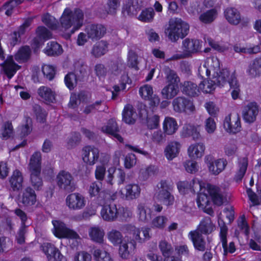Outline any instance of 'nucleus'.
<instances>
[{
    "mask_svg": "<svg viewBox=\"0 0 261 261\" xmlns=\"http://www.w3.org/2000/svg\"><path fill=\"white\" fill-rule=\"evenodd\" d=\"M220 62L216 57L207 58L198 68V74L207 80L202 81L199 85V92L211 93L215 89L216 85L223 86L226 83V77L229 74L227 69L220 70Z\"/></svg>",
    "mask_w": 261,
    "mask_h": 261,
    "instance_id": "1",
    "label": "nucleus"
},
{
    "mask_svg": "<svg viewBox=\"0 0 261 261\" xmlns=\"http://www.w3.org/2000/svg\"><path fill=\"white\" fill-rule=\"evenodd\" d=\"M84 14L80 9H75L73 12L69 8H66L61 18L59 23L56 18L46 13L42 17V22L52 30L59 32H66L64 35L69 38L71 35L78 30L83 25Z\"/></svg>",
    "mask_w": 261,
    "mask_h": 261,
    "instance_id": "2",
    "label": "nucleus"
},
{
    "mask_svg": "<svg viewBox=\"0 0 261 261\" xmlns=\"http://www.w3.org/2000/svg\"><path fill=\"white\" fill-rule=\"evenodd\" d=\"M197 203L198 207L206 211V207L213 201L217 205H221L223 203L222 196L219 193L218 187L207 183H201L199 188Z\"/></svg>",
    "mask_w": 261,
    "mask_h": 261,
    "instance_id": "3",
    "label": "nucleus"
},
{
    "mask_svg": "<svg viewBox=\"0 0 261 261\" xmlns=\"http://www.w3.org/2000/svg\"><path fill=\"white\" fill-rule=\"evenodd\" d=\"M189 26L187 23L179 18H173L169 20L168 26L165 29V33L173 42L179 38L185 37L188 33Z\"/></svg>",
    "mask_w": 261,
    "mask_h": 261,
    "instance_id": "4",
    "label": "nucleus"
},
{
    "mask_svg": "<svg viewBox=\"0 0 261 261\" xmlns=\"http://www.w3.org/2000/svg\"><path fill=\"white\" fill-rule=\"evenodd\" d=\"M164 72L167 85L162 90L161 94L164 98L171 99L177 95L179 92L178 83L180 80L177 74L169 67L165 68Z\"/></svg>",
    "mask_w": 261,
    "mask_h": 261,
    "instance_id": "5",
    "label": "nucleus"
},
{
    "mask_svg": "<svg viewBox=\"0 0 261 261\" xmlns=\"http://www.w3.org/2000/svg\"><path fill=\"white\" fill-rule=\"evenodd\" d=\"M202 41L198 39L186 38L182 43V51H178L171 58V60H178L190 57L193 54L200 51Z\"/></svg>",
    "mask_w": 261,
    "mask_h": 261,
    "instance_id": "6",
    "label": "nucleus"
},
{
    "mask_svg": "<svg viewBox=\"0 0 261 261\" xmlns=\"http://www.w3.org/2000/svg\"><path fill=\"white\" fill-rule=\"evenodd\" d=\"M41 160V153L40 152H36L31 158L29 164L32 184L34 188L37 190H39L42 186V179L40 177Z\"/></svg>",
    "mask_w": 261,
    "mask_h": 261,
    "instance_id": "7",
    "label": "nucleus"
},
{
    "mask_svg": "<svg viewBox=\"0 0 261 261\" xmlns=\"http://www.w3.org/2000/svg\"><path fill=\"white\" fill-rule=\"evenodd\" d=\"M173 187V184L168 180H162L157 185L159 191L155 194V199L165 205H172L174 202V197L170 191Z\"/></svg>",
    "mask_w": 261,
    "mask_h": 261,
    "instance_id": "8",
    "label": "nucleus"
},
{
    "mask_svg": "<svg viewBox=\"0 0 261 261\" xmlns=\"http://www.w3.org/2000/svg\"><path fill=\"white\" fill-rule=\"evenodd\" d=\"M52 223L54 226L53 232L56 237L72 240L78 244L80 237L75 231L68 228L64 223L60 220H53Z\"/></svg>",
    "mask_w": 261,
    "mask_h": 261,
    "instance_id": "9",
    "label": "nucleus"
},
{
    "mask_svg": "<svg viewBox=\"0 0 261 261\" xmlns=\"http://www.w3.org/2000/svg\"><path fill=\"white\" fill-rule=\"evenodd\" d=\"M173 110L177 113H184L187 115L194 114L195 107L193 101L184 96H178L172 102Z\"/></svg>",
    "mask_w": 261,
    "mask_h": 261,
    "instance_id": "10",
    "label": "nucleus"
},
{
    "mask_svg": "<svg viewBox=\"0 0 261 261\" xmlns=\"http://www.w3.org/2000/svg\"><path fill=\"white\" fill-rule=\"evenodd\" d=\"M209 172L213 175H218L225 168L227 162L224 159H215L212 155H207L204 158Z\"/></svg>",
    "mask_w": 261,
    "mask_h": 261,
    "instance_id": "11",
    "label": "nucleus"
},
{
    "mask_svg": "<svg viewBox=\"0 0 261 261\" xmlns=\"http://www.w3.org/2000/svg\"><path fill=\"white\" fill-rule=\"evenodd\" d=\"M218 222L220 228L219 237L220 241L222 243L224 254H227V253H234L236 251V247L234 244L233 242H231L229 243L228 246H227V236L228 228L224 223L223 220L221 219L220 216L218 217Z\"/></svg>",
    "mask_w": 261,
    "mask_h": 261,
    "instance_id": "12",
    "label": "nucleus"
},
{
    "mask_svg": "<svg viewBox=\"0 0 261 261\" xmlns=\"http://www.w3.org/2000/svg\"><path fill=\"white\" fill-rule=\"evenodd\" d=\"M139 94L143 99L149 101V105L152 109L160 103V99L156 94L153 93V88L150 85H145L141 87Z\"/></svg>",
    "mask_w": 261,
    "mask_h": 261,
    "instance_id": "13",
    "label": "nucleus"
},
{
    "mask_svg": "<svg viewBox=\"0 0 261 261\" xmlns=\"http://www.w3.org/2000/svg\"><path fill=\"white\" fill-rule=\"evenodd\" d=\"M223 127L229 133L236 134L240 132L241 125L239 115L233 114L226 116L224 120Z\"/></svg>",
    "mask_w": 261,
    "mask_h": 261,
    "instance_id": "14",
    "label": "nucleus"
},
{
    "mask_svg": "<svg viewBox=\"0 0 261 261\" xmlns=\"http://www.w3.org/2000/svg\"><path fill=\"white\" fill-rule=\"evenodd\" d=\"M73 177L71 174L65 170H61L56 178L57 185L61 188L67 191L71 192L74 190L72 182Z\"/></svg>",
    "mask_w": 261,
    "mask_h": 261,
    "instance_id": "15",
    "label": "nucleus"
},
{
    "mask_svg": "<svg viewBox=\"0 0 261 261\" xmlns=\"http://www.w3.org/2000/svg\"><path fill=\"white\" fill-rule=\"evenodd\" d=\"M201 183L202 181L197 178H194L191 181H180L177 182V187L180 194H186L198 191L201 186Z\"/></svg>",
    "mask_w": 261,
    "mask_h": 261,
    "instance_id": "16",
    "label": "nucleus"
},
{
    "mask_svg": "<svg viewBox=\"0 0 261 261\" xmlns=\"http://www.w3.org/2000/svg\"><path fill=\"white\" fill-rule=\"evenodd\" d=\"M101 218L107 222H113L118 218L120 215L119 208L115 204H105L100 211Z\"/></svg>",
    "mask_w": 261,
    "mask_h": 261,
    "instance_id": "17",
    "label": "nucleus"
},
{
    "mask_svg": "<svg viewBox=\"0 0 261 261\" xmlns=\"http://www.w3.org/2000/svg\"><path fill=\"white\" fill-rule=\"evenodd\" d=\"M141 192L140 187L136 184H128L124 189L119 191L118 194L122 198L126 200H134L138 198Z\"/></svg>",
    "mask_w": 261,
    "mask_h": 261,
    "instance_id": "18",
    "label": "nucleus"
},
{
    "mask_svg": "<svg viewBox=\"0 0 261 261\" xmlns=\"http://www.w3.org/2000/svg\"><path fill=\"white\" fill-rule=\"evenodd\" d=\"M81 155L85 163L90 166L93 165L99 158V151L96 147L87 146L83 148Z\"/></svg>",
    "mask_w": 261,
    "mask_h": 261,
    "instance_id": "19",
    "label": "nucleus"
},
{
    "mask_svg": "<svg viewBox=\"0 0 261 261\" xmlns=\"http://www.w3.org/2000/svg\"><path fill=\"white\" fill-rule=\"evenodd\" d=\"M66 204L69 209L79 210L85 206L86 200L81 194L74 193L70 194L67 196Z\"/></svg>",
    "mask_w": 261,
    "mask_h": 261,
    "instance_id": "20",
    "label": "nucleus"
},
{
    "mask_svg": "<svg viewBox=\"0 0 261 261\" xmlns=\"http://www.w3.org/2000/svg\"><path fill=\"white\" fill-rule=\"evenodd\" d=\"M37 38H35L32 43L34 51L36 53L42 46L43 41L51 38V33L44 27H39L36 30Z\"/></svg>",
    "mask_w": 261,
    "mask_h": 261,
    "instance_id": "21",
    "label": "nucleus"
},
{
    "mask_svg": "<svg viewBox=\"0 0 261 261\" xmlns=\"http://www.w3.org/2000/svg\"><path fill=\"white\" fill-rule=\"evenodd\" d=\"M43 251L47 255L48 261H65V259L58 249L49 243H44L41 246Z\"/></svg>",
    "mask_w": 261,
    "mask_h": 261,
    "instance_id": "22",
    "label": "nucleus"
},
{
    "mask_svg": "<svg viewBox=\"0 0 261 261\" xmlns=\"http://www.w3.org/2000/svg\"><path fill=\"white\" fill-rule=\"evenodd\" d=\"M258 113V108L256 102H251L245 106L242 111L244 120L249 123L255 121Z\"/></svg>",
    "mask_w": 261,
    "mask_h": 261,
    "instance_id": "23",
    "label": "nucleus"
},
{
    "mask_svg": "<svg viewBox=\"0 0 261 261\" xmlns=\"http://www.w3.org/2000/svg\"><path fill=\"white\" fill-rule=\"evenodd\" d=\"M188 237L192 242L196 250L200 251H204L206 242L202 234L197 230L190 231L188 234Z\"/></svg>",
    "mask_w": 261,
    "mask_h": 261,
    "instance_id": "24",
    "label": "nucleus"
},
{
    "mask_svg": "<svg viewBox=\"0 0 261 261\" xmlns=\"http://www.w3.org/2000/svg\"><path fill=\"white\" fill-rule=\"evenodd\" d=\"M101 129L102 132L110 135L119 142L123 141V138L117 133L118 128L115 119H110L108 122L107 125H103Z\"/></svg>",
    "mask_w": 261,
    "mask_h": 261,
    "instance_id": "25",
    "label": "nucleus"
},
{
    "mask_svg": "<svg viewBox=\"0 0 261 261\" xmlns=\"http://www.w3.org/2000/svg\"><path fill=\"white\" fill-rule=\"evenodd\" d=\"M226 77V83L228 82L230 86L231 91V96L233 99L235 100L239 98L240 94V85L237 79L235 72H230L229 71L228 76L225 75Z\"/></svg>",
    "mask_w": 261,
    "mask_h": 261,
    "instance_id": "26",
    "label": "nucleus"
},
{
    "mask_svg": "<svg viewBox=\"0 0 261 261\" xmlns=\"http://www.w3.org/2000/svg\"><path fill=\"white\" fill-rule=\"evenodd\" d=\"M131 80L128 77L127 74H126L124 72L121 75L120 80L119 81V85H114L111 90L109 89L108 87L106 88L107 91H111L112 93V98L115 99L119 92L126 89V85H130L131 84Z\"/></svg>",
    "mask_w": 261,
    "mask_h": 261,
    "instance_id": "27",
    "label": "nucleus"
},
{
    "mask_svg": "<svg viewBox=\"0 0 261 261\" xmlns=\"http://www.w3.org/2000/svg\"><path fill=\"white\" fill-rule=\"evenodd\" d=\"M205 148L204 144L201 142L191 144L188 148V155L192 160L200 159L204 154Z\"/></svg>",
    "mask_w": 261,
    "mask_h": 261,
    "instance_id": "28",
    "label": "nucleus"
},
{
    "mask_svg": "<svg viewBox=\"0 0 261 261\" xmlns=\"http://www.w3.org/2000/svg\"><path fill=\"white\" fill-rule=\"evenodd\" d=\"M178 127L177 121L174 118L169 116L165 118L163 122V130L165 135H174L178 129Z\"/></svg>",
    "mask_w": 261,
    "mask_h": 261,
    "instance_id": "29",
    "label": "nucleus"
},
{
    "mask_svg": "<svg viewBox=\"0 0 261 261\" xmlns=\"http://www.w3.org/2000/svg\"><path fill=\"white\" fill-rule=\"evenodd\" d=\"M248 165V158L246 156L240 157L236 163L234 179L237 181H241L244 177Z\"/></svg>",
    "mask_w": 261,
    "mask_h": 261,
    "instance_id": "30",
    "label": "nucleus"
},
{
    "mask_svg": "<svg viewBox=\"0 0 261 261\" xmlns=\"http://www.w3.org/2000/svg\"><path fill=\"white\" fill-rule=\"evenodd\" d=\"M140 9L137 0H125L122 13L124 16H134L137 14Z\"/></svg>",
    "mask_w": 261,
    "mask_h": 261,
    "instance_id": "31",
    "label": "nucleus"
},
{
    "mask_svg": "<svg viewBox=\"0 0 261 261\" xmlns=\"http://www.w3.org/2000/svg\"><path fill=\"white\" fill-rule=\"evenodd\" d=\"M15 213L21 221V226L16 236L17 243L21 244L24 242V234L26 232L25 222L27 220V216L26 214L20 209L15 210Z\"/></svg>",
    "mask_w": 261,
    "mask_h": 261,
    "instance_id": "32",
    "label": "nucleus"
},
{
    "mask_svg": "<svg viewBox=\"0 0 261 261\" xmlns=\"http://www.w3.org/2000/svg\"><path fill=\"white\" fill-rule=\"evenodd\" d=\"M2 67L9 79L12 78L19 68V66L14 63L12 56L7 57L6 60L2 64Z\"/></svg>",
    "mask_w": 261,
    "mask_h": 261,
    "instance_id": "33",
    "label": "nucleus"
},
{
    "mask_svg": "<svg viewBox=\"0 0 261 261\" xmlns=\"http://www.w3.org/2000/svg\"><path fill=\"white\" fill-rule=\"evenodd\" d=\"M181 148L180 143L177 141H171L166 147L164 153L166 158L168 160H172L179 153Z\"/></svg>",
    "mask_w": 261,
    "mask_h": 261,
    "instance_id": "34",
    "label": "nucleus"
},
{
    "mask_svg": "<svg viewBox=\"0 0 261 261\" xmlns=\"http://www.w3.org/2000/svg\"><path fill=\"white\" fill-rule=\"evenodd\" d=\"M32 119L25 116L21 124L17 127V133L21 138H25L28 136L32 130Z\"/></svg>",
    "mask_w": 261,
    "mask_h": 261,
    "instance_id": "35",
    "label": "nucleus"
},
{
    "mask_svg": "<svg viewBox=\"0 0 261 261\" xmlns=\"http://www.w3.org/2000/svg\"><path fill=\"white\" fill-rule=\"evenodd\" d=\"M36 202V195L35 191L30 188H27L22 196L19 199V202L22 203L24 206L33 205Z\"/></svg>",
    "mask_w": 261,
    "mask_h": 261,
    "instance_id": "36",
    "label": "nucleus"
},
{
    "mask_svg": "<svg viewBox=\"0 0 261 261\" xmlns=\"http://www.w3.org/2000/svg\"><path fill=\"white\" fill-rule=\"evenodd\" d=\"M88 37L92 39L101 37L106 33V28L101 24H90L86 30Z\"/></svg>",
    "mask_w": 261,
    "mask_h": 261,
    "instance_id": "37",
    "label": "nucleus"
},
{
    "mask_svg": "<svg viewBox=\"0 0 261 261\" xmlns=\"http://www.w3.org/2000/svg\"><path fill=\"white\" fill-rule=\"evenodd\" d=\"M224 14L226 19L230 24L237 25L241 21L240 13L234 8H227L225 10Z\"/></svg>",
    "mask_w": 261,
    "mask_h": 261,
    "instance_id": "38",
    "label": "nucleus"
},
{
    "mask_svg": "<svg viewBox=\"0 0 261 261\" xmlns=\"http://www.w3.org/2000/svg\"><path fill=\"white\" fill-rule=\"evenodd\" d=\"M137 215L140 221L147 222L151 218V211L145 203H140L137 206Z\"/></svg>",
    "mask_w": 261,
    "mask_h": 261,
    "instance_id": "39",
    "label": "nucleus"
},
{
    "mask_svg": "<svg viewBox=\"0 0 261 261\" xmlns=\"http://www.w3.org/2000/svg\"><path fill=\"white\" fill-rule=\"evenodd\" d=\"M32 20L30 19H28L25 20L24 23L20 27L17 36V33L16 32H14L12 34H11L9 37L10 43L11 45L14 46L17 42L18 38L20 37L21 35H23L28 29L30 25L31 24Z\"/></svg>",
    "mask_w": 261,
    "mask_h": 261,
    "instance_id": "40",
    "label": "nucleus"
},
{
    "mask_svg": "<svg viewBox=\"0 0 261 261\" xmlns=\"http://www.w3.org/2000/svg\"><path fill=\"white\" fill-rule=\"evenodd\" d=\"M181 135L184 137H192L194 140L198 139L200 137L198 127L190 123H186L183 126Z\"/></svg>",
    "mask_w": 261,
    "mask_h": 261,
    "instance_id": "41",
    "label": "nucleus"
},
{
    "mask_svg": "<svg viewBox=\"0 0 261 261\" xmlns=\"http://www.w3.org/2000/svg\"><path fill=\"white\" fill-rule=\"evenodd\" d=\"M10 183L13 191H18L22 188L23 177L21 173L18 170H15L10 179Z\"/></svg>",
    "mask_w": 261,
    "mask_h": 261,
    "instance_id": "42",
    "label": "nucleus"
},
{
    "mask_svg": "<svg viewBox=\"0 0 261 261\" xmlns=\"http://www.w3.org/2000/svg\"><path fill=\"white\" fill-rule=\"evenodd\" d=\"M137 114L134 111L132 106L127 105L122 112L123 121L127 124H133L135 122Z\"/></svg>",
    "mask_w": 261,
    "mask_h": 261,
    "instance_id": "43",
    "label": "nucleus"
},
{
    "mask_svg": "<svg viewBox=\"0 0 261 261\" xmlns=\"http://www.w3.org/2000/svg\"><path fill=\"white\" fill-rule=\"evenodd\" d=\"M88 232L90 239L93 241L98 243L103 242L105 232L100 227L98 226L91 227Z\"/></svg>",
    "mask_w": 261,
    "mask_h": 261,
    "instance_id": "44",
    "label": "nucleus"
},
{
    "mask_svg": "<svg viewBox=\"0 0 261 261\" xmlns=\"http://www.w3.org/2000/svg\"><path fill=\"white\" fill-rule=\"evenodd\" d=\"M43 52L48 56H59L63 53V49L59 43L50 41L47 44Z\"/></svg>",
    "mask_w": 261,
    "mask_h": 261,
    "instance_id": "45",
    "label": "nucleus"
},
{
    "mask_svg": "<svg viewBox=\"0 0 261 261\" xmlns=\"http://www.w3.org/2000/svg\"><path fill=\"white\" fill-rule=\"evenodd\" d=\"M181 90L184 93L189 96H195L199 93V87L193 82L186 81L181 85Z\"/></svg>",
    "mask_w": 261,
    "mask_h": 261,
    "instance_id": "46",
    "label": "nucleus"
},
{
    "mask_svg": "<svg viewBox=\"0 0 261 261\" xmlns=\"http://www.w3.org/2000/svg\"><path fill=\"white\" fill-rule=\"evenodd\" d=\"M215 226L210 217L204 218L197 227V230L200 233L210 234L214 231Z\"/></svg>",
    "mask_w": 261,
    "mask_h": 261,
    "instance_id": "47",
    "label": "nucleus"
},
{
    "mask_svg": "<svg viewBox=\"0 0 261 261\" xmlns=\"http://www.w3.org/2000/svg\"><path fill=\"white\" fill-rule=\"evenodd\" d=\"M136 248V243L129 242L128 243L122 242L119 249V254L123 258H127L129 254Z\"/></svg>",
    "mask_w": 261,
    "mask_h": 261,
    "instance_id": "48",
    "label": "nucleus"
},
{
    "mask_svg": "<svg viewBox=\"0 0 261 261\" xmlns=\"http://www.w3.org/2000/svg\"><path fill=\"white\" fill-rule=\"evenodd\" d=\"M40 97L46 102H53L55 99V93L48 87L41 86L38 90Z\"/></svg>",
    "mask_w": 261,
    "mask_h": 261,
    "instance_id": "49",
    "label": "nucleus"
},
{
    "mask_svg": "<svg viewBox=\"0 0 261 261\" xmlns=\"http://www.w3.org/2000/svg\"><path fill=\"white\" fill-rule=\"evenodd\" d=\"M247 72L252 77L261 74V58H256L251 62L247 70Z\"/></svg>",
    "mask_w": 261,
    "mask_h": 261,
    "instance_id": "50",
    "label": "nucleus"
},
{
    "mask_svg": "<svg viewBox=\"0 0 261 261\" xmlns=\"http://www.w3.org/2000/svg\"><path fill=\"white\" fill-rule=\"evenodd\" d=\"M95 261H113L110 253L102 248H95L93 252Z\"/></svg>",
    "mask_w": 261,
    "mask_h": 261,
    "instance_id": "51",
    "label": "nucleus"
},
{
    "mask_svg": "<svg viewBox=\"0 0 261 261\" xmlns=\"http://www.w3.org/2000/svg\"><path fill=\"white\" fill-rule=\"evenodd\" d=\"M31 50L29 46L20 47L15 55V59L19 63L27 61L30 58Z\"/></svg>",
    "mask_w": 261,
    "mask_h": 261,
    "instance_id": "52",
    "label": "nucleus"
},
{
    "mask_svg": "<svg viewBox=\"0 0 261 261\" xmlns=\"http://www.w3.org/2000/svg\"><path fill=\"white\" fill-rule=\"evenodd\" d=\"M108 46L106 42L101 41L96 43L92 50V54L95 57H100L108 51Z\"/></svg>",
    "mask_w": 261,
    "mask_h": 261,
    "instance_id": "53",
    "label": "nucleus"
},
{
    "mask_svg": "<svg viewBox=\"0 0 261 261\" xmlns=\"http://www.w3.org/2000/svg\"><path fill=\"white\" fill-rule=\"evenodd\" d=\"M107 237L109 241L114 245H118L122 242V235L120 231L112 229L108 232Z\"/></svg>",
    "mask_w": 261,
    "mask_h": 261,
    "instance_id": "54",
    "label": "nucleus"
},
{
    "mask_svg": "<svg viewBox=\"0 0 261 261\" xmlns=\"http://www.w3.org/2000/svg\"><path fill=\"white\" fill-rule=\"evenodd\" d=\"M146 124L149 129H156L159 126L160 117L154 114H148L147 113Z\"/></svg>",
    "mask_w": 261,
    "mask_h": 261,
    "instance_id": "55",
    "label": "nucleus"
},
{
    "mask_svg": "<svg viewBox=\"0 0 261 261\" xmlns=\"http://www.w3.org/2000/svg\"><path fill=\"white\" fill-rule=\"evenodd\" d=\"M127 232L131 236L133 242H138L139 243H143L142 237L140 236L141 230L140 228L136 227L134 225H128L126 226Z\"/></svg>",
    "mask_w": 261,
    "mask_h": 261,
    "instance_id": "56",
    "label": "nucleus"
},
{
    "mask_svg": "<svg viewBox=\"0 0 261 261\" xmlns=\"http://www.w3.org/2000/svg\"><path fill=\"white\" fill-rule=\"evenodd\" d=\"M217 16V12L212 9L203 13L199 16V20L205 23H208L213 22Z\"/></svg>",
    "mask_w": 261,
    "mask_h": 261,
    "instance_id": "57",
    "label": "nucleus"
},
{
    "mask_svg": "<svg viewBox=\"0 0 261 261\" xmlns=\"http://www.w3.org/2000/svg\"><path fill=\"white\" fill-rule=\"evenodd\" d=\"M88 95L85 92H81L78 95L75 94H71L69 105L74 108L77 105V102H85L87 101Z\"/></svg>",
    "mask_w": 261,
    "mask_h": 261,
    "instance_id": "58",
    "label": "nucleus"
},
{
    "mask_svg": "<svg viewBox=\"0 0 261 261\" xmlns=\"http://www.w3.org/2000/svg\"><path fill=\"white\" fill-rule=\"evenodd\" d=\"M14 130L12 124L10 122H5L1 129V137L4 140H7L12 137Z\"/></svg>",
    "mask_w": 261,
    "mask_h": 261,
    "instance_id": "59",
    "label": "nucleus"
},
{
    "mask_svg": "<svg viewBox=\"0 0 261 261\" xmlns=\"http://www.w3.org/2000/svg\"><path fill=\"white\" fill-rule=\"evenodd\" d=\"M167 221V218L164 216H156L151 221V227L153 228L162 229L165 227Z\"/></svg>",
    "mask_w": 261,
    "mask_h": 261,
    "instance_id": "60",
    "label": "nucleus"
},
{
    "mask_svg": "<svg viewBox=\"0 0 261 261\" xmlns=\"http://www.w3.org/2000/svg\"><path fill=\"white\" fill-rule=\"evenodd\" d=\"M234 50L237 53L253 54H257L260 51V47L258 45H254L252 47H241L238 45L234 46Z\"/></svg>",
    "mask_w": 261,
    "mask_h": 261,
    "instance_id": "61",
    "label": "nucleus"
},
{
    "mask_svg": "<svg viewBox=\"0 0 261 261\" xmlns=\"http://www.w3.org/2000/svg\"><path fill=\"white\" fill-rule=\"evenodd\" d=\"M186 171L191 174H195L199 171V167L198 163L193 160H187L184 163Z\"/></svg>",
    "mask_w": 261,
    "mask_h": 261,
    "instance_id": "62",
    "label": "nucleus"
},
{
    "mask_svg": "<svg viewBox=\"0 0 261 261\" xmlns=\"http://www.w3.org/2000/svg\"><path fill=\"white\" fill-rule=\"evenodd\" d=\"M154 12L152 8H147L142 11L139 16L138 19L143 22H149L151 21L154 17Z\"/></svg>",
    "mask_w": 261,
    "mask_h": 261,
    "instance_id": "63",
    "label": "nucleus"
},
{
    "mask_svg": "<svg viewBox=\"0 0 261 261\" xmlns=\"http://www.w3.org/2000/svg\"><path fill=\"white\" fill-rule=\"evenodd\" d=\"M101 183L97 181L91 182L88 187V193L90 197H96L99 195L101 188Z\"/></svg>",
    "mask_w": 261,
    "mask_h": 261,
    "instance_id": "64",
    "label": "nucleus"
}]
</instances>
